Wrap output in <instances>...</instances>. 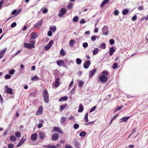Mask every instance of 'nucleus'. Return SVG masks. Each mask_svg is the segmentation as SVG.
Segmentation results:
<instances>
[{
  "label": "nucleus",
  "mask_w": 148,
  "mask_h": 148,
  "mask_svg": "<svg viewBox=\"0 0 148 148\" xmlns=\"http://www.w3.org/2000/svg\"><path fill=\"white\" fill-rule=\"evenodd\" d=\"M108 80V77L105 75H101L99 77V81L102 82H105Z\"/></svg>",
  "instance_id": "1"
},
{
  "label": "nucleus",
  "mask_w": 148,
  "mask_h": 148,
  "mask_svg": "<svg viewBox=\"0 0 148 148\" xmlns=\"http://www.w3.org/2000/svg\"><path fill=\"white\" fill-rule=\"evenodd\" d=\"M66 11L67 10L66 9L63 8H62L60 10L58 16L60 17H62L66 14Z\"/></svg>",
  "instance_id": "2"
},
{
  "label": "nucleus",
  "mask_w": 148,
  "mask_h": 148,
  "mask_svg": "<svg viewBox=\"0 0 148 148\" xmlns=\"http://www.w3.org/2000/svg\"><path fill=\"white\" fill-rule=\"evenodd\" d=\"M24 47L29 49L34 48L35 46L33 44H29L27 43H24Z\"/></svg>",
  "instance_id": "3"
},
{
  "label": "nucleus",
  "mask_w": 148,
  "mask_h": 148,
  "mask_svg": "<svg viewBox=\"0 0 148 148\" xmlns=\"http://www.w3.org/2000/svg\"><path fill=\"white\" fill-rule=\"evenodd\" d=\"M43 112V107L42 106H40L38 108V111L36 112V115H39L42 114Z\"/></svg>",
  "instance_id": "4"
},
{
  "label": "nucleus",
  "mask_w": 148,
  "mask_h": 148,
  "mask_svg": "<svg viewBox=\"0 0 148 148\" xmlns=\"http://www.w3.org/2000/svg\"><path fill=\"white\" fill-rule=\"evenodd\" d=\"M43 22V20L42 19H41L40 21L38 22L35 26V28H39L41 25H42Z\"/></svg>",
  "instance_id": "5"
},
{
  "label": "nucleus",
  "mask_w": 148,
  "mask_h": 148,
  "mask_svg": "<svg viewBox=\"0 0 148 148\" xmlns=\"http://www.w3.org/2000/svg\"><path fill=\"white\" fill-rule=\"evenodd\" d=\"M103 32L102 35H107L108 34V27L107 26H104L102 29Z\"/></svg>",
  "instance_id": "6"
},
{
  "label": "nucleus",
  "mask_w": 148,
  "mask_h": 148,
  "mask_svg": "<svg viewBox=\"0 0 148 148\" xmlns=\"http://www.w3.org/2000/svg\"><path fill=\"white\" fill-rule=\"evenodd\" d=\"M59 137V134L58 133H55L52 135L51 139L53 141H56L58 139Z\"/></svg>",
  "instance_id": "7"
},
{
  "label": "nucleus",
  "mask_w": 148,
  "mask_h": 148,
  "mask_svg": "<svg viewBox=\"0 0 148 148\" xmlns=\"http://www.w3.org/2000/svg\"><path fill=\"white\" fill-rule=\"evenodd\" d=\"M97 71V70L96 69H94L90 71L89 75V77L90 78L95 74V73Z\"/></svg>",
  "instance_id": "8"
},
{
  "label": "nucleus",
  "mask_w": 148,
  "mask_h": 148,
  "mask_svg": "<svg viewBox=\"0 0 148 148\" xmlns=\"http://www.w3.org/2000/svg\"><path fill=\"white\" fill-rule=\"evenodd\" d=\"M90 64V62L89 61L85 62L83 65L85 69H87L88 68Z\"/></svg>",
  "instance_id": "9"
},
{
  "label": "nucleus",
  "mask_w": 148,
  "mask_h": 148,
  "mask_svg": "<svg viewBox=\"0 0 148 148\" xmlns=\"http://www.w3.org/2000/svg\"><path fill=\"white\" fill-rule=\"evenodd\" d=\"M38 137V135L36 133L33 134L31 136V139L32 141H35Z\"/></svg>",
  "instance_id": "10"
},
{
  "label": "nucleus",
  "mask_w": 148,
  "mask_h": 148,
  "mask_svg": "<svg viewBox=\"0 0 148 148\" xmlns=\"http://www.w3.org/2000/svg\"><path fill=\"white\" fill-rule=\"evenodd\" d=\"M38 37L37 33L36 32H32L31 34V38L32 39H35Z\"/></svg>",
  "instance_id": "11"
},
{
  "label": "nucleus",
  "mask_w": 148,
  "mask_h": 148,
  "mask_svg": "<svg viewBox=\"0 0 148 148\" xmlns=\"http://www.w3.org/2000/svg\"><path fill=\"white\" fill-rule=\"evenodd\" d=\"M26 140V138H24L23 137L20 141L19 142V143L18 144L17 146L16 147H19L22 145L23 143H24V142Z\"/></svg>",
  "instance_id": "12"
},
{
  "label": "nucleus",
  "mask_w": 148,
  "mask_h": 148,
  "mask_svg": "<svg viewBox=\"0 0 148 148\" xmlns=\"http://www.w3.org/2000/svg\"><path fill=\"white\" fill-rule=\"evenodd\" d=\"M53 130L55 132H57L58 133H60L62 134L63 133L62 131L60 128L58 127H54L53 128Z\"/></svg>",
  "instance_id": "13"
},
{
  "label": "nucleus",
  "mask_w": 148,
  "mask_h": 148,
  "mask_svg": "<svg viewBox=\"0 0 148 148\" xmlns=\"http://www.w3.org/2000/svg\"><path fill=\"white\" fill-rule=\"evenodd\" d=\"M45 134L43 132H40L39 136L40 138L41 139H44L45 138Z\"/></svg>",
  "instance_id": "14"
},
{
  "label": "nucleus",
  "mask_w": 148,
  "mask_h": 148,
  "mask_svg": "<svg viewBox=\"0 0 148 148\" xmlns=\"http://www.w3.org/2000/svg\"><path fill=\"white\" fill-rule=\"evenodd\" d=\"M67 104L66 103L61 105L60 107V111H62L64 109L67 107Z\"/></svg>",
  "instance_id": "15"
},
{
  "label": "nucleus",
  "mask_w": 148,
  "mask_h": 148,
  "mask_svg": "<svg viewBox=\"0 0 148 148\" xmlns=\"http://www.w3.org/2000/svg\"><path fill=\"white\" fill-rule=\"evenodd\" d=\"M57 64L59 66L62 65L64 64V62L62 60H58L56 62Z\"/></svg>",
  "instance_id": "16"
},
{
  "label": "nucleus",
  "mask_w": 148,
  "mask_h": 148,
  "mask_svg": "<svg viewBox=\"0 0 148 148\" xmlns=\"http://www.w3.org/2000/svg\"><path fill=\"white\" fill-rule=\"evenodd\" d=\"M49 96V94L47 90L45 89L42 92V96L43 97H45V96Z\"/></svg>",
  "instance_id": "17"
},
{
  "label": "nucleus",
  "mask_w": 148,
  "mask_h": 148,
  "mask_svg": "<svg viewBox=\"0 0 148 148\" xmlns=\"http://www.w3.org/2000/svg\"><path fill=\"white\" fill-rule=\"evenodd\" d=\"M109 0H104L101 3L100 5L101 8H102L104 5L108 3Z\"/></svg>",
  "instance_id": "18"
},
{
  "label": "nucleus",
  "mask_w": 148,
  "mask_h": 148,
  "mask_svg": "<svg viewBox=\"0 0 148 148\" xmlns=\"http://www.w3.org/2000/svg\"><path fill=\"white\" fill-rule=\"evenodd\" d=\"M60 84V79L59 78H57L55 80V87H57Z\"/></svg>",
  "instance_id": "19"
},
{
  "label": "nucleus",
  "mask_w": 148,
  "mask_h": 148,
  "mask_svg": "<svg viewBox=\"0 0 148 148\" xmlns=\"http://www.w3.org/2000/svg\"><path fill=\"white\" fill-rule=\"evenodd\" d=\"M129 12V10L128 9H125L123 10L122 12V14L123 15H125L127 14Z\"/></svg>",
  "instance_id": "20"
},
{
  "label": "nucleus",
  "mask_w": 148,
  "mask_h": 148,
  "mask_svg": "<svg viewBox=\"0 0 148 148\" xmlns=\"http://www.w3.org/2000/svg\"><path fill=\"white\" fill-rule=\"evenodd\" d=\"M84 110V108L82 104L80 103L79 104V108L78 110V112H82Z\"/></svg>",
  "instance_id": "21"
},
{
  "label": "nucleus",
  "mask_w": 148,
  "mask_h": 148,
  "mask_svg": "<svg viewBox=\"0 0 148 148\" xmlns=\"http://www.w3.org/2000/svg\"><path fill=\"white\" fill-rule=\"evenodd\" d=\"M115 50L113 47L110 48L109 50V54L111 56L113 55V53L114 52Z\"/></svg>",
  "instance_id": "22"
},
{
  "label": "nucleus",
  "mask_w": 148,
  "mask_h": 148,
  "mask_svg": "<svg viewBox=\"0 0 148 148\" xmlns=\"http://www.w3.org/2000/svg\"><path fill=\"white\" fill-rule=\"evenodd\" d=\"M68 99V97L67 96L63 97H61L59 100L60 102L62 101H65L67 100Z\"/></svg>",
  "instance_id": "23"
},
{
  "label": "nucleus",
  "mask_w": 148,
  "mask_h": 148,
  "mask_svg": "<svg viewBox=\"0 0 148 148\" xmlns=\"http://www.w3.org/2000/svg\"><path fill=\"white\" fill-rule=\"evenodd\" d=\"M7 49L6 48L0 51V56H3L4 54L5 53Z\"/></svg>",
  "instance_id": "24"
},
{
  "label": "nucleus",
  "mask_w": 148,
  "mask_h": 148,
  "mask_svg": "<svg viewBox=\"0 0 148 148\" xmlns=\"http://www.w3.org/2000/svg\"><path fill=\"white\" fill-rule=\"evenodd\" d=\"M44 101L46 103H48L49 101V96H45L43 97Z\"/></svg>",
  "instance_id": "25"
},
{
  "label": "nucleus",
  "mask_w": 148,
  "mask_h": 148,
  "mask_svg": "<svg viewBox=\"0 0 148 148\" xmlns=\"http://www.w3.org/2000/svg\"><path fill=\"white\" fill-rule=\"evenodd\" d=\"M6 92L12 95V90L10 88H8L7 89Z\"/></svg>",
  "instance_id": "26"
},
{
  "label": "nucleus",
  "mask_w": 148,
  "mask_h": 148,
  "mask_svg": "<svg viewBox=\"0 0 148 148\" xmlns=\"http://www.w3.org/2000/svg\"><path fill=\"white\" fill-rule=\"evenodd\" d=\"M130 118L129 116L124 117L122 118L121 119V120L124 122H125Z\"/></svg>",
  "instance_id": "27"
},
{
  "label": "nucleus",
  "mask_w": 148,
  "mask_h": 148,
  "mask_svg": "<svg viewBox=\"0 0 148 148\" xmlns=\"http://www.w3.org/2000/svg\"><path fill=\"white\" fill-rule=\"evenodd\" d=\"M75 146L77 148H79V144L77 140H75Z\"/></svg>",
  "instance_id": "28"
},
{
  "label": "nucleus",
  "mask_w": 148,
  "mask_h": 148,
  "mask_svg": "<svg viewBox=\"0 0 148 148\" xmlns=\"http://www.w3.org/2000/svg\"><path fill=\"white\" fill-rule=\"evenodd\" d=\"M19 13V12H18L16 10H14L12 12V15H15V16H16Z\"/></svg>",
  "instance_id": "29"
},
{
  "label": "nucleus",
  "mask_w": 148,
  "mask_h": 148,
  "mask_svg": "<svg viewBox=\"0 0 148 148\" xmlns=\"http://www.w3.org/2000/svg\"><path fill=\"white\" fill-rule=\"evenodd\" d=\"M10 140L12 141H14L16 140V138L14 135L11 136L10 137Z\"/></svg>",
  "instance_id": "30"
},
{
  "label": "nucleus",
  "mask_w": 148,
  "mask_h": 148,
  "mask_svg": "<svg viewBox=\"0 0 148 148\" xmlns=\"http://www.w3.org/2000/svg\"><path fill=\"white\" fill-rule=\"evenodd\" d=\"M98 48H96L94 49L92 51L93 54V55H96L98 53Z\"/></svg>",
  "instance_id": "31"
},
{
  "label": "nucleus",
  "mask_w": 148,
  "mask_h": 148,
  "mask_svg": "<svg viewBox=\"0 0 148 148\" xmlns=\"http://www.w3.org/2000/svg\"><path fill=\"white\" fill-rule=\"evenodd\" d=\"M15 135L18 138H20L21 136V133L19 132H16L15 133Z\"/></svg>",
  "instance_id": "32"
},
{
  "label": "nucleus",
  "mask_w": 148,
  "mask_h": 148,
  "mask_svg": "<svg viewBox=\"0 0 148 148\" xmlns=\"http://www.w3.org/2000/svg\"><path fill=\"white\" fill-rule=\"evenodd\" d=\"M73 4L71 3H70L67 6V8L68 9L71 10L73 8Z\"/></svg>",
  "instance_id": "33"
},
{
  "label": "nucleus",
  "mask_w": 148,
  "mask_h": 148,
  "mask_svg": "<svg viewBox=\"0 0 148 148\" xmlns=\"http://www.w3.org/2000/svg\"><path fill=\"white\" fill-rule=\"evenodd\" d=\"M31 79L33 81H35L36 80H38L39 79V78L37 76H35L32 77Z\"/></svg>",
  "instance_id": "34"
},
{
  "label": "nucleus",
  "mask_w": 148,
  "mask_h": 148,
  "mask_svg": "<svg viewBox=\"0 0 148 148\" xmlns=\"http://www.w3.org/2000/svg\"><path fill=\"white\" fill-rule=\"evenodd\" d=\"M60 55L63 56H64L66 55V53L63 49H62L60 50Z\"/></svg>",
  "instance_id": "35"
},
{
  "label": "nucleus",
  "mask_w": 148,
  "mask_h": 148,
  "mask_svg": "<svg viewBox=\"0 0 148 148\" xmlns=\"http://www.w3.org/2000/svg\"><path fill=\"white\" fill-rule=\"evenodd\" d=\"M76 63L78 64H80L82 62V60L81 59L79 58H77L76 59Z\"/></svg>",
  "instance_id": "36"
},
{
  "label": "nucleus",
  "mask_w": 148,
  "mask_h": 148,
  "mask_svg": "<svg viewBox=\"0 0 148 148\" xmlns=\"http://www.w3.org/2000/svg\"><path fill=\"white\" fill-rule=\"evenodd\" d=\"M49 29L53 32H55L56 30V26H53L50 27Z\"/></svg>",
  "instance_id": "37"
},
{
  "label": "nucleus",
  "mask_w": 148,
  "mask_h": 148,
  "mask_svg": "<svg viewBox=\"0 0 148 148\" xmlns=\"http://www.w3.org/2000/svg\"><path fill=\"white\" fill-rule=\"evenodd\" d=\"M88 113H87L85 115L84 119L85 120V122L87 123L88 122Z\"/></svg>",
  "instance_id": "38"
},
{
  "label": "nucleus",
  "mask_w": 148,
  "mask_h": 148,
  "mask_svg": "<svg viewBox=\"0 0 148 148\" xmlns=\"http://www.w3.org/2000/svg\"><path fill=\"white\" fill-rule=\"evenodd\" d=\"M86 134V133L85 132L82 131L80 133L79 136H85Z\"/></svg>",
  "instance_id": "39"
},
{
  "label": "nucleus",
  "mask_w": 148,
  "mask_h": 148,
  "mask_svg": "<svg viewBox=\"0 0 148 148\" xmlns=\"http://www.w3.org/2000/svg\"><path fill=\"white\" fill-rule=\"evenodd\" d=\"M78 21V17L77 16H75L73 19V21L75 22H77Z\"/></svg>",
  "instance_id": "40"
},
{
  "label": "nucleus",
  "mask_w": 148,
  "mask_h": 148,
  "mask_svg": "<svg viewBox=\"0 0 148 148\" xmlns=\"http://www.w3.org/2000/svg\"><path fill=\"white\" fill-rule=\"evenodd\" d=\"M100 47L103 49L106 48V45L105 43H102L100 46Z\"/></svg>",
  "instance_id": "41"
},
{
  "label": "nucleus",
  "mask_w": 148,
  "mask_h": 148,
  "mask_svg": "<svg viewBox=\"0 0 148 148\" xmlns=\"http://www.w3.org/2000/svg\"><path fill=\"white\" fill-rule=\"evenodd\" d=\"M102 75H105L106 76H107L108 74V73L106 71H103L102 72Z\"/></svg>",
  "instance_id": "42"
},
{
  "label": "nucleus",
  "mask_w": 148,
  "mask_h": 148,
  "mask_svg": "<svg viewBox=\"0 0 148 148\" xmlns=\"http://www.w3.org/2000/svg\"><path fill=\"white\" fill-rule=\"evenodd\" d=\"M137 9L138 10L140 11L144 9V7L142 5H140L138 7Z\"/></svg>",
  "instance_id": "43"
},
{
  "label": "nucleus",
  "mask_w": 148,
  "mask_h": 148,
  "mask_svg": "<svg viewBox=\"0 0 148 148\" xmlns=\"http://www.w3.org/2000/svg\"><path fill=\"white\" fill-rule=\"evenodd\" d=\"M66 119L64 117H61L60 119V122L61 123H63L66 121Z\"/></svg>",
  "instance_id": "44"
},
{
  "label": "nucleus",
  "mask_w": 148,
  "mask_h": 148,
  "mask_svg": "<svg viewBox=\"0 0 148 148\" xmlns=\"http://www.w3.org/2000/svg\"><path fill=\"white\" fill-rule=\"evenodd\" d=\"M79 127V125L78 124L75 123L73 125V127L75 129H77Z\"/></svg>",
  "instance_id": "45"
},
{
  "label": "nucleus",
  "mask_w": 148,
  "mask_h": 148,
  "mask_svg": "<svg viewBox=\"0 0 148 148\" xmlns=\"http://www.w3.org/2000/svg\"><path fill=\"white\" fill-rule=\"evenodd\" d=\"M122 108L123 107L122 106H118L115 109L114 111L115 112L117 111H118L121 110Z\"/></svg>",
  "instance_id": "46"
},
{
  "label": "nucleus",
  "mask_w": 148,
  "mask_h": 148,
  "mask_svg": "<svg viewBox=\"0 0 148 148\" xmlns=\"http://www.w3.org/2000/svg\"><path fill=\"white\" fill-rule=\"evenodd\" d=\"M11 75L9 74L6 75L5 77V78L6 79H9L11 77Z\"/></svg>",
  "instance_id": "47"
},
{
  "label": "nucleus",
  "mask_w": 148,
  "mask_h": 148,
  "mask_svg": "<svg viewBox=\"0 0 148 148\" xmlns=\"http://www.w3.org/2000/svg\"><path fill=\"white\" fill-rule=\"evenodd\" d=\"M74 40H71L70 41V45L71 46H72L74 43Z\"/></svg>",
  "instance_id": "48"
},
{
  "label": "nucleus",
  "mask_w": 148,
  "mask_h": 148,
  "mask_svg": "<svg viewBox=\"0 0 148 148\" xmlns=\"http://www.w3.org/2000/svg\"><path fill=\"white\" fill-rule=\"evenodd\" d=\"M84 84V82L82 81H80L78 85L80 87H81Z\"/></svg>",
  "instance_id": "49"
},
{
  "label": "nucleus",
  "mask_w": 148,
  "mask_h": 148,
  "mask_svg": "<svg viewBox=\"0 0 148 148\" xmlns=\"http://www.w3.org/2000/svg\"><path fill=\"white\" fill-rule=\"evenodd\" d=\"M96 108V106H94L93 107H92L90 110V112H91L94 111Z\"/></svg>",
  "instance_id": "50"
},
{
  "label": "nucleus",
  "mask_w": 148,
  "mask_h": 148,
  "mask_svg": "<svg viewBox=\"0 0 148 148\" xmlns=\"http://www.w3.org/2000/svg\"><path fill=\"white\" fill-rule=\"evenodd\" d=\"M14 69H12L9 71V73L11 75H12L14 74Z\"/></svg>",
  "instance_id": "51"
},
{
  "label": "nucleus",
  "mask_w": 148,
  "mask_h": 148,
  "mask_svg": "<svg viewBox=\"0 0 148 148\" xmlns=\"http://www.w3.org/2000/svg\"><path fill=\"white\" fill-rule=\"evenodd\" d=\"M16 22H14L12 23L11 24V27L12 28H13L15 27L16 25Z\"/></svg>",
  "instance_id": "52"
},
{
  "label": "nucleus",
  "mask_w": 148,
  "mask_h": 148,
  "mask_svg": "<svg viewBox=\"0 0 148 148\" xmlns=\"http://www.w3.org/2000/svg\"><path fill=\"white\" fill-rule=\"evenodd\" d=\"M114 14L115 15L117 16L119 14V12L117 10H116L114 12Z\"/></svg>",
  "instance_id": "53"
},
{
  "label": "nucleus",
  "mask_w": 148,
  "mask_h": 148,
  "mask_svg": "<svg viewBox=\"0 0 148 148\" xmlns=\"http://www.w3.org/2000/svg\"><path fill=\"white\" fill-rule=\"evenodd\" d=\"M117 66L118 64L117 63H114L112 66V68L114 69H115L117 67Z\"/></svg>",
  "instance_id": "54"
},
{
  "label": "nucleus",
  "mask_w": 148,
  "mask_h": 148,
  "mask_svg": "<svg viewBox=\"0 0 148 148\" xmlns=\"http://www.w3.org/2000/svg\"><path fill=\"white\" fill-rule=\"evenodd\" d=\"M14 147V145L10 143L8 145V147L9 148H13Z\"/></svg>",
  "instance_id": "55"
},
{
  "label": "nucleus",
  "mask_w": 148,
  "mask_h": 148,
  "mask_svg": "<svg viewBox=\"0 0 148 148\" xmlns=\"http://www.w3.org/2000/svg\"><path fill=\"white\" fill-rule=\"evenodd\" d=\"M50 47H51L48 44L45 47V48L46 50H48L50 49Z\"/></svg>",
  "instance_id": "56"
},
{
  "label": "nucleus",
  "mask_w": 148,
  "mask_h": 148,
  "mask_svg": "<svg viewBox=\"0 0 148 148\" xmlns=\"http://www.w3.org/2000/svg\"><path fill=\"white\" fill-rule=\"evenodd\" d=\"M88 44L87 42H85L83 44V46L84 48H86L88 46Z\"/></svg>",
  "instance_id": "57"
},
{
  "label": "nucleus",
  "mask_w": 148,
  "mask_h": 148,
  "mask_svg": "<svg viewBox=\"0 0 148 148\" xmlns=\"http://www.w3.org/2000/svg\"><path fill=\"white\" fill-rule=\"evenodd\" d=\"M97 37V36H93L91 37V40L92 41H95L96 39V38Z\"/></svg>",
  "instance_id": "58"
},
{
  "label": "nucleus",
  "mask_w": 148,
  "mask_h": 148,
  "mask_svg": "<svg viewBox=\"0 0 148 148\" xmlns=\"http://www.w3.org/2000/svg\"><path fill=\"white\" fill-rule=\"evenodd\" d=\"M136 18L137 16L136 15H135L132 17V21H134L136 20Z\"/></svg>",
  "instance_id": "59"
},
{
  "label": "nucleus",
  "mask_w": 148,
  "mask_h": 148,
  "mask_svg": "<svg viewBox=\"0 0 148 148\" xmlns=\"http://www.w3.org/2000/svg\"><path fill=\"white\" fill-rule=\"evenodd\" d=\"M109 42L110 45H112L114 43V40L111 39L109 41Z\"/></svg>",
  "instance_id": "60"
},
{
  "label": "nucleus",
  "mask_w": 148,
  "mask_h": 148,
  "mask_svg": "<svg viewBox=\"0 0 148 148\" xmlns=\"http://www.w3.org/2000/svg\"><path fill=\"white\" fill-rule=\"evenodd\" d=\"M52 32L51 31H49L47 33V35L49 36H51L52 35Z\"/></svg>",
  "instance_id": "61"
},
{
  "label": "nucleus",
  "mask_w": 148,
  "mask_h": 148,
  "mask_svg": "<svg viewBox=\"0 0 148 148\" xmlns=\"http://www.w3.org/2000/svg\"><path fill=\"white\" fill-rule=\"evenodd\" d=\"M85 21L84 19L83 18H82L80 21V23L81 24H83L85 23Z\"/></svg>",
  "instance_id": "62"
},
{
  "label": "nucleus",
  "mask_w": 148,
  "mask_h": 148,
  "mask_svg": "<svg viewBox=\"0 0 148 148\" xmlns=\"http://www.w3.org/2000/svg\"><path fill=\"white\" fill-rule=\"evenodd\" d=\"M53 43V41L52 40H51L49 42V43L48 45H49L50 47L51 46Z\"/></svg>",
  "instance_id": "63"
},
{
  "label": "nucleus",
  "mask_w": 148,
  "mask_h": 148,
  "mask_svg": "<svg viewBox=\"0 0 148 148\" xmlns=\"http://www.w3.org/2000/svg\"><path fill=\"white\" fill-rule=\"evenodd\" d=\"M66 148H72V147L69 145H66L65 146Z\"/></svg>",
  "instance_id": "64"
}]
</instances>
